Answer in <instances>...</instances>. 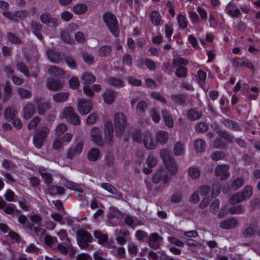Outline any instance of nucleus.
Listing matches in <instances>:
<instances>
[{"mask_svg":"<svg viewBox=\"0 0 260 260\" xmlns=\"http://www.w3.org/2000/svg\"><path fill=\"white\" fill-rule=\"evenodd\" d=\"M160 157L167 169L168 173L161 174V180L164 184H167L169 181L170 176L175 175L177 171V166L172 157L170 151L164 149L160 151Z\"/></svg>","mask_w":260,"mask_h":260,"instance_id":"nucleus-1","label":"nucleus"},{"mask_svg":"<svg viewBox=\"0 0 260 260\" xmlns=\"http://www.w3.org/2000/svg\"><path fill=\"white\" fill-rule=\"evenodd\" d=\"M103 20L110 32L114 37H119V24L116 16L111 12L107 11L103 14Z\"/></svg>","mask_w":260,"mask_h":260,"instance_id":"nucleus-2","label":"nucleus"},{"mask_svg":"<svg viewBox=\"0 0 260 260\" xmlns=\"http://www.w3.org/2000/svg\"><path fill=\"white\" fill-rule=\"evenodd\" d=\"M116 135L121 138L127 124V117L122 112L115 113L113 117Z\"/></svg>","mask_w":260,"mask_h":260,"instance_id":"nucleus-3","label":"nucleus"},{"mask_svg":"<svg viewBox=\"0 0 260 260\" xmlns=\"http://www.w3.org/2000/svg\"><path fill=\"white\" fill-rule=\"evenodd\" d=\"M252 192V186L247 185L243 188L242 191L233 194L229 199V203L231 205H236L243 201L247 200L251 196Z\"/></svg>","mask_w":260,"mask_h":260,"instance_id":"nucleus-4","label":"nucleus"},{"mask_svg":"<svg viewBox=\"0 0 260 260\" xmlns=\"http://www.w3.org/2000/svg\"><path fill=\"white\" fill-rule=\"evenodd\" d=\"M92 239L91 235L87 231L80 230L77 232V243L79 246L82 249L87 248Z\"/></svg>","mask_w":260,"mask_h":260,"instance_id":"nucleus-5","label":"nucleus"},{"mask_svg":"<svg viewBox=\"0 0 260 260\" xmlns=\"http://www.w3.org/2000/svg\"><path fill=\"white\" fill-rule=\"evenodd\" d=\"M63 115L67 121L72 125H78L80 123V118L78 115L75 112L72 107H67L64 109Z\"/></svg>","mask_w":260,"mask_h":260,"instance_id":"nucleus-6","label":"nucleus"},{"mask_svg":"<svg viewBox=\"0 0 260 260\" xmlns=\"http://www.w3.org/2000/svg\"><path fill=\"white\" fill-rule=\"evenodd\" d=\"M47 129L45 127L38 128L33 138V143L37 148H41L48 135Z\"/></svg>","mask_w":260,"mask_h":260,"instance_id":"nucleus-7","label":"nucleus"},{"mask_svg":"<svg viewBox=\"0 0 260 260\" xmlns=\"http://www.w3.org/2000/svg\"><path fill=\"white\" fill-rule=\"evenodd\" d=\"M114 128L113 123L107 120L104 124V134L105 142L107 144H111L114 140Z\"/></svg>","mask_w":260,"mask_h":260,"instance_id":"nucleus-8","label":"nucleus"},{"mask_svg":"<svg viewBox=\"0 0 260 260\" xmlns=\"http://www.w3.org/2000/svg\"><path fill=\"white\" fill-rule=\"evenodd\" d=\"M92 108V103L89 100L81 99L78 104V110L81 115L88 114Z\"/></svg>","mask_w":260,"mask_h":260,"instance_id":"nucleus-9","label":"nucleus"},{"mask_svg":"<svg viewBox=\"0 0 260 260\" xmlns=\"http://www.w3.org/2000/svg\"><path fill=\"white\" fill-rule=\"evenodd\" d=\"M40 20L48 27L56 28L58 25V19L52 17L48 13L42 14L40 16Z\"/></svg>","mask_w":260,"mask_h":260,"instance_id":"nucleus-10","label":"nucleus"},{"mask_svg":"<svg viewBox=\"0 0 260 260\" xmlns=\"http://www.w3.org/2000/svg\"><path fill=\"white\" fill-rule=\"evenodd\" d=\"M214 173L216 176L219 177L221 180H226L230 176L228 166L225 164L217 165L215 168Z\"/></svg>","mask_w":260,"mask_h":260,"instance_id":"nucleus-11","label":"nucleus"},{"mask_svg":"<svg viewBox=\"0 0 260 260\" xmlns=\"http://www.w3.org/2000/svg\"><path fill=\"white\" fill-rule=\"evenodd\" d=\"M48 59L52 62L58 63L63 59L64 55L61 52L49 49L46 51Z\"/></svg>","mask_w":260,"mask_h":260,"instance_id":"nucleus-12","label":"nucleus"},{"mask_svg":"<svg viewBox=\"0 0 260 260\" xmlns=\"http://www.w3.org/2000/svg\"><path fill=\"white\" fill-rule=\"evenodd\" d=\"M0 209H3L4 212L9 215H14L15 213H19L20 211L17 209L14 204H10L7 206V203L0 196Z\"/></svg>","mask_w":260,"mask_h":260,"instance_id":"nucleus-13","label":"nucleus"},{"mask_svg":"<svg viewBox=\"0 0 260 260\" xmlns=\"http://www.w3.org/2000/svg\"><path fill=\"white\" fill-rule=\"evenodd\" d=\"M162 238L157 233H154L151 234L149 237H148V243L151 248L154 250H157L159 248L160 245V241Z\"/></svg>","mask_w":260,"mask_h":260,"instance_id":"nucleus-14","label":"nucleus"},{"mask_svg":"<svg viewBox=\"0 0 260 260\" xmlns=\"http://www.w3.org/2000/svg\"><path fill=\"white\" fill-rule=\"evenodd\" d=\"M92 140L94 143L100 146L104 145V142L101 133L100 129L97 127H93L91 131Z\"/></svg>","mask_w":260,"mask_h":260,"instance_id":"nucleus-15","label":"nucleus"},{"mask_svg":"<svg viewBox=\"0 0 260 260\" xmlns=\"http://www.w3.org/2000/svg\"><path fill=\"white\" fill-rule=\"evenodd\" d=\"M222 123L228 128L235 132H241L242 127L240 124L229 118H223Z\"/></svg>","mask_w":260,"mask_h":260,"instance_id":"nucleus-16","label":"nucleus"},{"mask_svg":"<svg viewBox=\"0 0 260 260\" xmlns=\"http://www.w3.org/2000/svg\"><path fill=\"white\" fill-rule=\"evenodd\" d=\"M83 148V142H78L74 148H69L67 150V158L72 159L74 156L79 155L82 152Z\"/></svg>","mask_w":260,"mask_h":260,"instance_id":"nucleus-17","label":"nucleus"},{"mask_svg":"<svg viewBox=\"0 0 260 260\" xmlns=\"http://www.w3.org/2000/svg\"><path fill=\"white\" fill-rule=\"evenodd\" d=\"M169 138V133L164 130L158 131L155 135V141L157 144L164 145L166 144Z\"/></svg>","mask_w":260,"mask_h":260,"instance_id":"nucleus-18","label":"nucleus"},{"mask_svg":"<svg viewBox=\"0 0 260 260\" xmlns=\"http://www.w3.org/2000/svg\"><path fill=\"white\" fill-rule=\"evenodd\" d=\"M146 164L148 168L144 167L143 172L145 174L148 175L152 172V169L156 165L157 160L153 155L150 154L147 158Z\"/></svg>","mask_w":260,"mask_h":260,"instance_id":"nucleus-19","label":"nucleus"},{"mask_svg":"<svg viewBox=\"0 0 260 260\" xmlns=\"http://www.w3.org/2000/svg\"><path fill=\"white\" fill-rule=\"evenodd\" d=\"M115 92L111 89H107L103 94V98L104 102L107 105L113 104L116 99Z\"/></svg>","mask_w":260,"mask_h":260,"instance_id":"nucleus-20","label":"nucleus"},{"mask_svg":"<svg viewBox=\"0 0 260 260\" xmlns=\"http://www.w3.org/2000/svg\"><path fill=\"white\" fill-rule=\"evenodd\" d=\"M143 142L145 147L148 150H153L156 148V144L150 133H146L144 134Z\"/></svg>","mask_w":260,"mask_h":260,"instance_id":"nucleus-21","label":"nucleus"},{"mask_svg":"<svg viewBox=\"0 0 260 260\" xmlns=\"http://www.w3.org/2000/svg\"><path fill=\"white\" fill-rule=\"evenodd\" d=\"M237 224V219L233 217L223 220L220 222V227L224 230H229L234 228Z\"/></svg>","mask_w":260,"mask_h":260,"instance_id":"nucleus-22","label":"nucleus"},{"mask_svg":"<svg viewBox=\"0 0 260 260\" xmlns=\"http://www.w3.org/2000/svg\"><path fill=\"white\" fill-rule=\"evenodd\" d=\"M63 83L58 79L50 78L47 80V86L49 89L55 91L59 89L62 86Z\"/></svg>","mask_w":260,"mask_h":260,"instance_id":"nucleus-23","label":"nucleus"},{"mask_svg":"<svg viewBox=\"0 0 260 260\" xmlns=\"http://www.w3.org/2000/svg\"><path fill=\"white\" fill-rule=\"evenodd\" d=\"M161 114L165 125L169 128L173 127L174 126V121L171 112L164 109L162 110Z\"/></svg>","mask_w":260,"mask_h":260,"instance_id":"nucleus-24","label":"nucleus"},{"mask_svg":"<svg viewBox=\"0 0 260 260\" xmlns=\"http://www.w3.org/2000/svg\"><path fill=\"white\" fill-rule=\"evenodd\" d=\"M177 21L178 28L180 30L186 29L188 25V22L185 15L179 13L177 16Z\"/></svg>","mask_w":260,"mask_h":260,"instance_id":"nucleus-25","label":"nucleus"},{"mask_svg":"<svg viewBox=\"0 0 260 260\" xmlns=\"http://www.w3.org/2000/svg\"><path fill=\"white\" fill-rule=\"evenodd\" d=\"M186 116L189 120L195 121L200 118L202 112L197 108H191L187 111Z\"/></svg>","mask_w":260,"mask_h":260,"instance_id":"nucleus-26","label":"nucleus"},{"mask_svg":"<svg viewBox=\"0 0 260 260\" xmlns=\"http://www.w3.org/2000/svg\"><path fill=\"white\" fill-rule=\"evenodd\" d=\"M23 117L25 119H30L35 113V108L31 103H27L23 108Z\"/></svg>","mask_w":260,"mask_h":260,"instance_id":"nucleus-27","label":"nucleus"},{"mask_svg":"<svg viewBox=\"0 0 260 260\" xmlns=\"http://www.w3.org/2000/svg\"><path fill=\"white\" fill-rule=\"evenodd\" d=\"M63 185L71 190L76 191L79 192H82L83 191L82 186L80 184H78L71 181L66 180L63 183Z\"/></svg>","mask_w":260,"mask_h":260,"instance_id":"nucleus-28","label":"nucleus"},{"mask_svg":"<svg viewBox=\"0 0 260 260\" xmlns=\"http://www.w3.org/2000/svg\"><path fill=\"white\" fill-rule=\"evenodd\" d=\"M88 10L87 6L85 4H77L74 6L72 11L77 15H82L85 13Z\"/></svg>","mask_w":260,"mask_h":260,"instance_id":"nucleus-29","label":"nucleus"},{"mask_svg":"<svg viewBox=\"0 0 260 260\" xmlns=\"http://www.w3.org/2000/svg\"><path fill=\"white\" fill-rule=\"evenodd\" d=\"M48 73L57 78L61 77L64 74V71L60 68L54 66H51L48 69Z\"/></svg>","mask_w":260,"mask_h":260,"instance_id":"nucleus-30","label":"nucleus"},{"mask_svg":"<svg viewBox=\"0 0 260 260\" xmlns=\"http://www.w3.org/2000/svg\"><path fill=\"white\" fill-rule=\"evenodd\" d=\"M171 99L175 103L179 106H183L186 103V96L181 93L172 94Z\"/></svg>","mask_w":260,"mask_h":260,"instance_id":"nucleus-31","label":"nucleus"},{"mask_svg":"<svg viewBox=\"0 0 260 260\" xmlns=\"http://www.w3.org/2000/svg\"><path fill=\"white\" fill-rule=\"evenodd\" d=\"M81 81L85 84H88L94 82L95 81V77L92 73L85 72L82 75Z\"/></svg>","mask_w":260,"mask_h":260,"instance_id":"nucleus-32","label":"nucleus"},{"mask_svg":"<svg viewBox=\"0 0 260 260\" xmlns=\"http://www.w3.org/2000/svg\"><path fill=\"white\" fill-rule=\"evenodd\" d=\"M217 135L221 138L225 140L228 143L233 142V136L225 130L220 129L217 131Z\"/></svg>","mask_w":260,"mask_h":260,"instance_id":"nucleus-33","label":"nucleus"},{"mask_svg":"<svg viewBox=\"0 0 260 260\" xmlns=\"http://www.w3.org/2000/svg\"><path fill=\"white\" fill-rule=\"evenodd\" d=\"M17 70L23 73L26 77H29L30 73L28 67L23 61H19L16 64Z\"/></svg>","mask_w":260,"mask_h":260,"instance_id":"nucleus-34","label":"nucleus"},{"mask_svg":"<svg viewBox=\"0 0 260 260\" xmlns=\"http://www.w3.org/2000/svg\"><path fill=\"white\" fill-rule=\"evenodd\" d=\"M188 174L191 179L196 180L200 177L201 171L198 167L191 166L188 169Z\"/></svg>","mask_w":260,"mask_h":260,"instance_id":"nucleus-35","label":"nucleus"},{"mask_svg":"<svg viewBox=\"0 0 260 260\" xmlns=\"http://www.w3.org/2000/svg\"><path fill=\"white\" fill-rule=\"evenodd\" d=\"M100 153L98 149L91 148L87 153V158L89 160L94 161L98 160L100 157Z\"/></svg>","mask_w":260,"mask_h":260,"instance_id":"nucleus-36","label":"nucleus"},{"mask_svg":"<svg viewBox=\"0 0 260 260\" xmlns=\"http://www.w3.org/2000/svg\"><path fill=\"white\" fill-rule=\"evenodd\" d=\"M150 20L152 23L158 26L160 24L161 16L160 13L155 10L152 11L150 15Z\"/></svg>","mask_w":260,"mask_h":260,"instance_id":"nucleus-37","label":"nucleus"},{"mask_svg":"<svg viewBox=\"0 0 260 260\" xmlns=\"http://www.w3.org/2000/svg\"><path fill=\"white\" fill-rule=\"evenodd\" d=\"M193 146L196 152H202L206 147L205 142L202 139L196 140L193 142Z\"/></svg>","mask_w":260,"mask_h":260,"instance_id":"nucleus-38","label":"nucleus"},{"mask_svg":"<svg viewBox=\"0 0 260 260\" xmlns=\"http://www.w3.org/2000/svg\"><path fill=\"white\" fill-rule=\"evenodd\" d=\"M244 184V180L238 177L233 181L229 182V186L235 190H237Z\"/></svg>","mask_w":260,"mask_h":260,"instance_id":"nucleus-39","label":"nucleus"},{"mask_svg":"<svg viewBox=\"0 0 260 260\" xmlns=\"http://www.w3.org/2000/svg\"><path fill=\"white\" fill-rule=\"evenodd\" d=\"M112 51V47L109 45H103L98 50V54L100 56L105 57L109 56Z\"/></svg>","mask_w":260,"mask_h":260,"instance_id":"nucleus-40","label":"nucleus"},{"mask_svg":"<svg viewBox=\"0 0 260 260\" xmlns=\"http://www.w3.org/2000/svg\"><path fill=\"white\" fill-rule=\"evenodd\" d=\"M69 96L68 92H59L55 94L53 96V99L56 103H61L66 101Z\"/></svg>","mask_w":260,"mask_h":260,"instance_id":"nucleus-41","label":"nucleus"},{"mask_svg":"<svg viewBox=\"0 0 260 260\" xmlns=\"http://www.w3.org/2000/svg\"><path fill=\"white\" fill-rule=\"evenodd\" d=\"M188 63V61L187 59L181 57H178L173 59L172 67L176 68L180 67V66H186Z\"/></svg>","mask_w":260,"mask_h":260,"instance_id":"nucleus-42","label":"nucleus"},{"mask_svg":"<svg viewBox=\"0 0 260 260\" xmlns=\"http://www.w3.org/2000/svg\"><path fill=\"white\" fill-rule=\"evenodd\" d=\"M15 116L14 109L11 107H8L5 110L4 117L8 121L13 120Z\"/></svg>","mask_w":260,"mask_h":260,"instance_id":"nucleus-43","label":"nucleus"},{"mask_svg":"<svg viewBox=\"0 0 260 260\" xmlns=\"http://www.w3.org/2000/svg\"><path fill=\"white\" fill-rule=\"evenodd\" d=\"M107 83L113 86H122L123 85V81L117 78L112 77L108 79Z\"/></svg>","mask_w":260,"mask_h":260,"instance_id":"nucleus-44","label":"nucleus"},{"mask_svg":"<svg viewBox=\"0 0 260 260\" xmlns=\"http://www.w3.org/2000/svg\"><path fill=\"white\" fill-rule=\"evenodd\" d=\"M213 145L215 148L218 149H226L228 147V144L220 138H217L215 139Z\"/></svg>","mask_w":260,"mask_h":260,"instance_id":"nucleus-45","label":"nucleus"},{"mask_svg":"<svg viewBox=\"0 0 260 260\" xmlns=\"http://www.w3.org/2000/svg\"><path fill=\"white\" fill-rule=\"evenodd\" d=\"M184 152V146L181 142H177L174 146V153L176 156L181 155Z\"/></svg>","mask_w":260,"mask_h":260,"instance_id":"nucleus-46","label":"nucleus"},{"mask_svg":"<svg viewBox=\"0 0 260 260\" xmlns=\"http://www.w3.org/2000/svg\"><path fill=\"white\" fill-rule=\"evenodd\" d=\"M18 94L22 99H28L31 97L32 94L30 91L27 90L24 88H19L18 89Z\"/></svg>","mask_w":260,"mask_h":260,"instance_id":"nucleus-47","label":"nucleus"},{"mask_svg":"<svg viewBox=\"0 0 260 260\" xmlns=\"http://www.w3.org/2000/svg\"><path fill=\"white\" fill-rule=\"evenodd\" d=\"M94 236L98 239V242L100 244L106 243L108 240V236L106 234H102L100 231H95L94 232Z\"/></svg>","mask_w":260,"mask_h":260,"instance_id":"nucleus-48","label":"nucleus"},{"mask_svg":"<svg viewBox=\"0 0 260 260\" xmlns=\"http://www.w3.org/2000/svg\"><path fill=\"white\" fill-rule=\"evenodd\" d=\"M175 75L178 78L185 77L187 74L188 71L186 67L180 66L176 68Z\"/></svg>","mask_w":260,"mask_h":260,"instance_id":"nucleus-49","label":"nucleus"},{"mask_svg":"<svg viewBox=\"0 0 260 260\" xmlns=\"http://www.w3.org/2000/svg\"><path fill=\"white\" fill-rule=\"evenodd\" d=\"M50 108V104L48 102L39 103L38 106V112L40 115L44 114L46 111Z\"/></svg>","mask_w":260,"mask_h":260,"instance_id":"nucleus-50","label":"nucleus"},{"mask_svg":"<svg viewBox=\"0 0 260 260\" xmlns=\"http://www.w3.org/2000/svg\"><path fill=\"white\" fill-rule=\"evenodd\" d=\"M63 59L67 65L71 69H75L76 68L77 64L73 57L70 56H64Z\"/></svg>","mask_w":260,"mask_h":260,"instance_id":"nucleus-51","label":"nucleus"},{"mask_svg":"<svg viewBox=\"0 0 260 260\" xmlns=\"http://www.w3.org/2000/svg\"><path fill=\"white\" fill-rule=\"evenodd\" d=\"M7 36L9 41L13 44H20L22 43L21 40L12 32H8Z\"/></svg>","mask_w":260,"mask_h":260,"instance_id":"nucleus-52","label":"nucleus"},{"mask_svg":"<svg viewBox=\"0 0 260 260\" xmlns=\"http://www.w3.org/2000/svg\"><path fill=\"white\" fill-rule=\"evenodd\" d=\"M58 240L55 237H53L50 235H46L44 238L45 243L48 246H52V245L57 243Z\"/></svg>","mask_w":260,"mask_h":260,"instance_id":"nucleus-53","label":"nucleus"},{"mask_svg":"<svg viewBox=\"0 0 260 260\" xmlns=\"http://www.w3.org/2000/svg\"><path fill=\"white\" fill-rule=\"evenodd\" d=\"M146 108L147 104L146 102L142 101L138 103L136 107V111L139 114H142L145 113Z\"/></svg>","mask_w":260,"mask_h":260,"instance_id":"nucleus-54","label":"nucleus"},{"mask_svg":"<svg viewBox=\"0 0 260 260\" xmlns=\"http://www.w3.org/2000/svg\"><path fill=\"white\" fill-rule=\"evenodd\" d=\"M244 208L242 205H237L230 208L229 212L233 214H241L244 212Z\"/></svg>","mask_w":260,"mask_h":260,"instance_id":"nucleus-55","label":"nucleus"},{"mask_svg":"<svg viewBox=\"0 0 260 260\" xmlns=\"http://www.w3.org/2000/svg\"><path fill=\"white\" fill-rule=\"evenodd\" d=\"M195 129L197 132L202 133L206 132L208 130V126L204 122H199L196 124Z\"/></svg>","mask_w":260,"mask_h":260,"instance_id":"nucleus-56","label":"nucleus"},{"mask_svg":"<svg viewBox=\"0 0 260 260\" xmlns=\"http://www.w3.org/2000/svg\"><path fill=\"white\" fill-rule=\"evenodd\" d=\"M151 96L153 99L160 102L163 104H166L167 103L166 99L158 92L153 91L151 93Z\"/></svg>","mask_w":260,"mask_h":260,"instance_id":"nucleus-57","label":"nucleus"},{"mask_svg":"<svg viewBox=\"0 0 260 260\" xmlns=\"http://www.w3.org/2000/svg\"><path fill=\"white\" fill-rule=\"evenodd\" d=\"M189 17L191 23L194 24H197L200 22V18L196 12L190 11L189 13Z\"/></svg>","mask_w":260,"mask_h":260,"instance_id":"nucleus-58","label":"nucleus"},{"mask_svg":"<svg viewBox=\"0 0 260 260\" xmlns=\"http://www.w3.org/2000/svg\"><path fill=\"white\" fill-rule=\"evenodd\" d=\"M225 157V154L222 151H215L211 154L212 159L215 161L222 159Z\"/></svg>","mask_w":260,"mask_h":260,"instance_id":"nucleus-59","label":"nucleus"},{"mask_svg":"<svg viewBox=\"0 0 260 260\" xmlns=\"http://www.w3.org/2000/svg\"><path fill=\"white\" fill-rule=\"evenodd\" d=\"M221 187L218 183H214L211 190V197L215 198L220 192Z\"/></svg>","mask_w":260,"mask_h":260,"instance_id":"nucleus-60","label":"nucleus"},{"mask_svg":"<svg viewBox=\"0 0 260 260\" xmlns=\"http://www.w3.org/2000/svg\"><path fill=\"white\" fill-rule=\"evenodd\" d=\"M100 186L112 194H114L116 190V188L112 184L108 183H102L100 184Z\"/></svg>","mask_w":260,"mask_h":260,"instance_id":"nucleus-61","label":"nucleus"},{"mask_svg":"<svg viewBox=\"0 0 260 260\" xmlns=\"http://www.w3.org/2000/svg\"><path fill=\"white\" fill-rule=\"evenodd\" d=\"M240 68H246L250 70L252 73H254L255 71L254 65L250 60L248 61L243 60L240 62Z\"/></svg>","mask_w":260,"mask_h":260,"instance_id":"nucleus-62","label":"nucleus"},{"mask_svg":"<svg viewBox=\"0 0 260 260\" xmlns=\"http://www.w3.org/2000/svg\"><path fill=\"white\" fill-rule=\"evenodd\" d=\"M197 11L200 15V18L203 21H206L208 17V13L207 11L202 7H198L197 8Z\"/></svg>","mask_w":260,"mask_h":260,"instance_id":"nucleus-63","label":"nucleus"},{"mask_svg":"<svg viewBox=\"0 0 260 260\" xmlns=\"http://www.w3.org/2000/svg\"><path fill=\"white\" fill-rule=\"evenodd\" d=\"M40 122V118L38 117H34L28 124L27 128L29 130H32L37 126Z\"/></svg>","mask_w":260,"mask_h":260,"instance_id":"nucleus-64","label":"nucleus"}]
</instances>
